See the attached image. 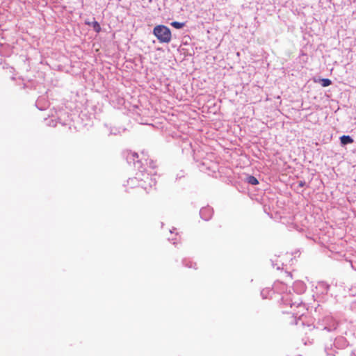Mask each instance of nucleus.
Here are the masks:
<instances>
[{
	"label": "nucleus",
	"instance_id": "obj_5",
	"mask_svg": "<svg viewBox=\"0 0 356 356\" xmlns=\"http://www.w3.org/2000/svg\"><path fill=\"white\" fill-rule=\"evenodd\" d=\"M320 82L323 87H327L332 84V81L329 79H321Z\"/></svg>",
	"mask_w": 356,
	"mask_h": 356
},
{
	"label": "nucleus",
	"instance_id": "obj_4",
	"mask_svg": "<svg viewBox=\"0 0 356 356\" xmlns=\"http://www.w3.org/2000/svg\"><path fill=\"white\" fill-rule=\"evenodd\" d=\"M247 181L248 184L252 185H257L259 184L257 179L252 175H250L247 177Z\"/></svg>",
	"mask_w": 356,
	"mask_h": 356
},
{
	"label": "nucleus",
	"instance_id": "obj_2",
	"mask_svg": "<svg viewBox=\"0 0 356 356\" xmlns=\"http://www.w3.org/2000/svg\"><path fill=\"white\" fill-rule=\"evenodd\" d=\"M86 24L89 26H92L97 33H99L101 31V26L99 24L97 21H93L92 22L86 21Z\"/></svg>",
	"mask_w": 356,
	"mask_h": 356
},
{
	"label": "nucleus",
	"instance_id": "obj_1",
	"mask_svg": "<svg viewBox=\"0 0 356 356\" xmlns=\"http://www.w3.org/2000/svg\"><path fill=\"white\" fill-rule=\"evenodd\" d=\"M153 33L160 42L168 43L171 40V31L168 27L164 25L156 26L154 28Z\"/></svg>",
	"mask_w": 356,
	"mask_h": 356
},
{
	"label": "nucleus",
	"instance_id": "obj_6",
	"mask_svg": "<svg viewBox=\"0 0 356 356\" xmlns=\"http://www.w3.org/2000/svg\"><path fill=\"white\" fill-rule=\"evenodd\" d=\"M171 25L175 29H179L184 26V23L179 22H173L171 23Z\"/></svg>",
	"mask_w": 356,
	"mask_h": 356
},
{
	"label": "nucleus",
	"instance_id": "obj_3",
	"mask_svg": "<svg viewBox=\"0 0 356 356\" xmlns=\"http://www.w3.org/2000/svg\"><path fill=\"white\" fill-rule=\"evenodd\" d=\"M341 144L347 145L353 143V138L349 136H342L340 138Z\"/></svg>",
	"mask_w": 356,
	"mask_h": 356
}]
</instances>
